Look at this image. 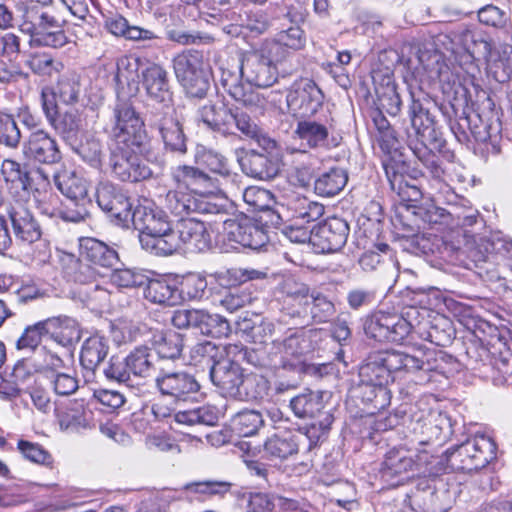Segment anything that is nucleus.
Listing matches in <instances>:
<instances>
[{
	"label": "nucleus",
	"mask_w": 512,
	"mask_h": 512,
	"mask_svg": "<svg viewBox=\"0 0 512 512\" xmlns=\"http://www.w3.org/2000/svg\"><path fill=\"white\" fill-rule=\"evenodd\" d=\"M453 357L444 351L427 347H415L410 352L385 350L371 353L360 366L359 377L363 385L370 387L376 405L384 407L390 401L387 385L394 381L393 373L404 372L427 376L422 381L431 380L430 373L444 375L453 363Z\"/></svg>",
	"instance_id": "obj_1"
},
{
	"label": "nucleus",
	"mask_w": 512,
	"mask_h": 512,
	"mask_svg": "<svg viewBox=\"0 0 512 512\" xmlns=\"http://www.w3.org/2000/svg\"><path fill=\"white\" fill-rule=\"evenodd\" d=\"M108 134L111 173L120 181L138 182L152 176L150 167L140 158L147 140L144 122L133 105L119 101L114 107Z\"/></svg>",
	"instance_id": "obj_2"
},
{
	"label": "nucleus",
	"mask_w": 512,
	"mask_h": 512,
	"mask_svg": "<svg viewBox=\"0 0 512 512\" xmlns=\"http://www.w3.org/2000/svg\"><path fill=\"white\" fill-rule=\"evenodd\" d=\"M284 56L278 44H263L259 50L243 55L235 69L223 68L220 84L236 102L250 109L262 108L265 99L255 88H267L277 81V64Z\"/></svg>",
	"instance_id": "obj_3"
},
{
	"label": "nucleus",
	"mask_w": 512,
	"mask_h": 512,
	"mask_svg": "<svg viewBox=\"0 0 512 512\" xmlns=\"http://www.w3.org/2000/svg\"><path fill=\"white\" fill-rule=\"evenodd\" d=\"M444 195L445 202L450 206L451 227L454 241L452 250L464 249L473 262H485L496 250L495 243L481 233L485 230V222L480 212L471 202L457 195L450 186Z\"/></svg>",
	"instance_id": "obj_4"
},
{
	"label": "nucleus",
	"mask_w": 512,
	"mask_h": 512,
	"mask_svg": "<svg viewBox=\"0 0 512 512\" xmlns=\"http://www.w3.org/2000/svg\"><path fill=\"white\" fill-rule=\"evenodd\" d=\"M1 173L14 197L24 201L32 196L36 208L42 215L64 220L66 205L63 208L60 207V199L52 191L50 177L44 169L28 170L15 160L4 159Z\"/></svg>",
	"instance_id": "obj_5"
},
{
	"label": "nucleus",
	"mask_w": 512,
	"mask_h": 512,
	"mask_svg": "<svg viewBox=\"0 0 512 512\" xmlns=\"http://www.w3.org/2000/svg\"><path fill=\"white\" fill-rule=\"evenodd\" d=\"M119 263L118 253L105 243L84 238L80 241V255L73 271V280L86 285L83 293L88 300L104 305L109 300L110 291L103 283L110 269Z\"/></svg>",
	"instance_id": "obj_6"
},
{
	"label": "nucleus",
	"mask_w": 512,
	"mask_h": 512,
	"mask_svg": "<svg viewBox=\"0 0 512 512\" xmlns=\"http://www.w3.org/2000/svg\"><path fill=\"white\" fill-rule=\"evenodd\" d=\"M119 263L118 253L105 243L84 238L80 241V255L73 271V280L86 285L83 293L88 300L104 305L109 300L110 291L103 283L110 269Z\"/></svg>",
	"instance_id": "obj_7"
},
{
	"label": "nucleus",
	"mask_w": 512,
	"mask_h": 512,
	"mask_svg": "<svg viewBox=\"0 0 512 512\" xmlns=\"http://www.w3.org/2000/svg\"><path fill=\"white\" fill-rule=\"evenodd\" d=\"M394 226L403 237H412L423 230L439 234L445 243L454 241L449 210L433 203L426 205L403 204L397 206L393 219Z\"/></svg>",
	"instance_id": "obj_8"
},
{
	"label": "nucleus",
	"mask_w": 512,
	"mask_h": 512,
	"mask_svg": "<svg viewBox=\"0 0 512 512\" xmlns=\"http://www.w3.org/2000/svg\"><path fill=\"white\" fill-rule=\"evenodd\" d=\"M427 313V309L414 306L404 308L400 313L379 310L367 319L365 333L380 342H401L411 332H416L418 318Z\"/></svg>",
	"instance_id": "obj_9"
},
{
	"label": "nucleus",
	"mask_w": 512,
	"mask_h": 512,
	"mask_svg": "<svg viewBox=\"0 0 512 512\" xmlns=\"http://www.w3.org/2000/svg\"><path fill=\"white\" fill-rule=\"evenodd\" d=\"M132 222L139 231L141 247L149 253L164 255L173 227L164 211L151 206H138L133 211Z\"/></svg>",
	"instance_id": "obj_10"
},
{
	"label": "nucleus",
	"mask_w": 512,
	"mask_h": 512,
	"mask_svg": "<svg viewBox=\"0 0 512 512\" xmlns=\"http://www.w3.org/2000/svg\"><path fill=\"white\" fill-rule=\"evenodd\" d=\"M335 127L336 121L329 110L297 120L293 138L300 144L299 153L304 155L308 150H331L339 146Z\"/></svg>",
	"instance_id": "obj_11"
},
{
	"label": "nucleus",
	"mask_w": 512,
	"mask_h": 512,
	"mask_svg": "<svg viewBox=\"0 0 512 512\" xmlns=\"http://www.w3.org/2000/svg\"><path fill=\"white\" fill-rule=\"evenodd\" d=\"M496 444L485 434H475L445 453L447 466L453 471L472 472L482 469L495 458Z\"/></svg>",
	"instance_id": "obj_12"
},
{
	"label": "nucleus",
	"mask_w": 512,
	"mask_h": 512,
	"mask_svg": "<svg viewBox=\"0 0 512 512\" xmlns=\"http://www.w3.org/2000/svg\"><path fill=\"white\" fill-rule=\"evenodd\" d=\"M57 189L69 200L64 212V221L81 222L89 216L92 201L89 197L90 183L80 173L61 169L53 176Z\"/></svg>",
	"instance_id": "obj_13"
},
{
	"label": "nucleus",
	"mask_w": 512,
	"mask_h": 512,
	"mask_svg": "<svg viewBox=\"0 0 512 512\" xmlns=\"http://www.w3.org/2000/svg\"><path fill=\"white\" fill-rule=\"evenodd\" d=\"M420 99H412L408 109L410 127L406 128L407 144L413 151L415 147L431 146L442 148L444 140L436 127L435 116Z\"/></svg>",
	"instance_id": "obj_14"
},
{
	"label": "nucleus",
	"mask_w": 512,
	"mask_h": 512,
	"mask_svg": "<svg viewBox=\"0 0 512 512\" xmlns=\"http://www.w3.org/2000/svg\"><path fill=\"white\" fill-rule=\"evenodd\" d=\"M172 67L178 82L189 97H205L209 89V79L201 52L186 50L177 54L172 59Z\"/></svg>",
	"instance_id": "obj_15"
},
{
	"label": "nucleus",
	"mask_w": 512,
	"mask_h": 512,
	"mask_svg": "<svg viewBox=\"0 0 512 512\" xmlns=\"http://www.w3.org/2000/svg\"><path fill=\"white\" fill-rule=\"evenodd\" d=\"M163 246L164 255H171L179 250L187 253L204 252L211 247V236L202 221L180 218Z\"/></svg>",
	"instance_id": "obj_16"
},
{
	"label": "nucleus",
	"mask_w": 512,
	"mask_h": 512,
	"mask_svg": "<svg viewBox=\"0 0 512 512\" xmlns=\"http://www.w3.org/2000/svg\"><path fill=\"white\" fill-rule=\"evenodd\" d=\"M323 101L324 95L321 89L308 78L295 81L286 96L288 111L296 120L326 112Z\"/></svg>",
	"instance_id": "obj_17"
},
{
	"label": "nucleus",
	"mask_w": 512,
	"mask_h": 512,
	"mask_svg": "<svg viewBox=\"0 0 512 512\" xmlns=\"http://www.w3.org/2000/svg\"><path fill=\"white\" fill-rule=\"evenodd\" d=\"M275 353L280 355L279 364L288 370L304 373L308 369L306 355L311 351V341L304 331L289 330L282 339L272 340Z\"/></svg>",
	"instance_id": "obj_18"
},
{
	"label": "nucleus",
	"mask_w": 512,
	"mask_h": 512,
	"mask_svg": "<svg viewBox=\"0 0 512 512\" xmlns=\"http://www.w3.org/2000/svg\"><path fill=\"white\" fill-rule=\"evenodd\" d=\"M42 111L49 125L69 145L79 136L84 127L83 111L77 108L58 110L57 103L53 102V96L44 94Z\"/></svg>",
	"instance_id": "obj_19"
},
{
	"label": "nucleus",
	"mask_w": 512,
	"mask_h": 512,
	"mask_svg": "<svg viewBox=\"0 0 512 512\" xmlns=\"http://www.w3.org/2000/svg\"><path fill=\"white\" fill-rule=\"evenodd\" d=\"M320 434L316 433V424L313 423L306 433L300 431L284 430L269 437L264 443V453L275 459H286L296 454L299 446L308 441L309 449L316 445Z\"/></svg>",
	"instance_id": "obj_20"
},
{
	"label": "nucleus",
	"mask_w": 512,
	"mask_h": 512,
	"mask_svg": "<svg viewBox=\"0 0 512 512\" xmlns=\"http://www.w3.org/2000/svg\"><path fill=\"white\" fill-rule=\"evenodd\" d=\"M158 391L175 402H188L197 399L200 384L195 377L184 371L161 369L155 378Z\"/></svg>",
	"instance_id": "obj_21"
},
{
	"label": "nucleus",
	"mask_w": 512,
	"mask_h": 512,
	"mask_svg": "<svg viewBox=\"0 0 512 512\" xmlns=\"http://www.w3.org/2000/svg\"><path fill=\"white\" fill-rule=\"evenodd\" d=\"M383 168L390 188L399 196L401 203L412 204L422 198V191L415 184V179L407 177L408 164L398 154L386 158Z\"/></svg>",
	"instance_id": "obj_22"
},
{
	"label": "nucleus",
	"mask_w": 512,
	"mask_h": 512,
	"mask_svg": "<svg viewBox=\"0 0 512 512\" xmlns=\"http://www.w3.org/2000/svg\"><path fill=\"white\" fill-rule=\"evenodd\" d=\"M222 237L233 249L237 248L236 245L259 249L268 241L263 227L247 218L241 220L225 219L223 221Z\"/></svg>",
	"instance_id": "obj_23"
},
{
	"label": "nucleus",
	"mask_w": 512,
	"mask_h": 512,
	"mask_svg": "<svg viewBox=\"0 0 512 512\" xmlns=\"http://www.w3.org/2000/svg\"><path fill=\"white\" fill-rule=\"evenodd\" d=\"M408 429L410 435L407 438H410L412 446H430L435 443L441 445L450 434L449 419L441 414L412 420Z\"/></svg>",
	"instance_id": "obj_24"
},
{
	"label": "nucleus",
	"mask_w": 512,
	"mask_h": 512,
	"mask_svg": "<svg viewBox=\"0 0 512 512\" xmlns=\"http://www.w3.org/2000/svg\"><path fill=\"white\" fill-rule=\"evenodd\" d=\"M147 97L163 108L169 109L173 105V92L171 90L168 71L159 63L146 61L142 67L140 83Z\"/></svg>",
	"instance_id": "obj_25"
},
{
	"label": "nucleus",
	"mask_w": 512,
	"mask_h": 512,
	"mask_svg": "<svg viewBox=\"0 0 512 512\" xmlns=\"http://www.w3.org/2000/svg\"><path fill=\"white\" fill-rule=\"evenodd\" d=\"M379 472L381 479L388 486L403 485L415 476L414 457L405 447H394L385 454Z\"/></svg>",
	"instance_id": "obj_26"
},
{
	"label": "nucleus",
	"mask_w": 512,
	"mask_h": 512,
	"mask_svg": "<svg viewBox=\"0 0 512 512\" xmlns=\"http://www.w3.org/2000/svg\"><path fill=\"white\" fill-rule=\"evenodd\" d=\"M324 392L305 389L302 393L292 397L289 401V407L293 414L298 418H314L318 414L322 415V419L316 426V433L320 437L328 432L334 417L330 412H322L324 409Z\"/></svg>",
	"instance_id": "obj_27"
},
{
	"label": "nucleus",
	"mask_w": 512,
	"mask_h": 512,
	"mask_svg": "<svg viewBox=\"0 0 512 512\" xmlns=\"http://www.w3.org/2000/svg\"><path fill=\"white\" fill-rule=\"evenodd\" d=\"M8 216L17 241L31 244L41 238V227L30 209L18 197L10 203Z\"/></svg>",
	"instance_id": "obj_28"
},
{
	"label": "nucleus",
	"mask_w": 512,
	"mask_h": 512,
	"mask_svg": "<svg viewBox=\"0 0 512 512\" xmlns=\"http://www.w3.org/2000/svg\"><path fill=\"white\" fill-rule=\"evenodd\" d=\"M349 226L341 218L333 217L319 224L314 231L313 246L321 253L340 250L346 243Z\"/></svg>",
	"instance_id": "obj_29"
},
{
	"label": "nucleus",
	"mask_w": 512,
	"mask_h": 512,
	"mask_svg": "<svg viewBox=\"0 0 512 512\" xmlns=\"http://www.w3.org/2000/svg\"><path fill=\"white\" fill-rule=\"evenodd\" d=\"M23 153L26 158L41 164H54L62 158L56 139L43 129L31 132Z\"/></svg>",
	"instance_id": "obj_30"
},
{
	"label": "nucleus",
	"mask_w": 512,
	"mask_h": 512,
	"mask_svg": "<svg viewBox=\"0 0 512 512\" xmlns=\"http://www.w3.org/2000/svg\"><path fill=\"white\" fill-rule=\"evenodd\" d=\"M15 24L21 32L30 36H37L45 29L57 28L58 20L54 16L41 11L35 4L19 2L16 5Z\"/></svg>",
	"instance_id": "obj_31"
},
{
	"label": "nucleus",
	"mask_w": 512,
	"mask_h": 512,
	"mask_svg": "<svg viewBox=\"0 0 512 512\" xmlns=\"http://www.w3.org/2000/svg\"><path fill=\"white\" fill-rule=\"evenodd\" d=\"M415 74L429 82L450 83L453 74L443 54L434 49H419Z\"/></svg>",
	"instance_id": "obj_32"
},
{
	"label": "nucleus",
	"mask_w": 512,
	"mask_h": 512,
	"mask_svg": "<svg viewBox=\"0 0 512 512\" xmlns=\"http://www.w3.org/2000/svg\"><path fill=\"white\" fill-rule=\"evenodd\" d=\"M244 374L240 364L233 361H215L210 369L212 383L226 397L236 399Z\"/></svg>",
	"instance_id": "obj_33"
},
{
	"label": "nucleus",
	"mask_w": 512,
	"mask_h": 512,
	"mask_svg": "<svg viewBox=\"0 0 512 512\" xmlns=\"http://www.w3.org/2000/svg\"><path fill=\"white\" fill-rule=\"evenodd\" d=\"M237 161L242 172L255 179L270 180L279 172L277 161L255 150L237 151Z\"/></svg>",
	"instance_id": "obj_34"
},
{
	"label": "nucleus",
	"mask_w": 512,
	"mask_h": 512,
	"mask_svg": "<svg viewBox=\"0 0 512 512\" xmlns=\"http://www.w3.org/2000/svg\"><path fill=\"white\" fill-rule=\"evenodd\" d=\"M171 175L179 189H184L192 194L207 191L209 188H217L218 180L197 167L180 165L172 170Z\"/></svg>",
	"instance_id": "obj_35"
},
{
	"label": "nucleus",
	"mask_w": 512,
	"mask_h": 512,
	"mask_svg": "<svg viewBox=\"0 0 512 512\" xmlns=\"http://www.w3.org/2000/svg\"><path fill=\"white\" fill-rule=\"evenodd\" d=\"M430 311L418 318L416 334L423 340L429 341L436 346H446L451 342L453 330L449 319L443 316L429 319Z\"/></svg>",
	"instance_id": "obj_36"
},
{
	"label": "nucleus",
	"mask_w": 512,
	"mask_h": 512,
	"mask_svg": "<svg viewBox=\"0 0 512 512\" xmlns=\"http://www.w3.org/2000/svg\"><path fill=\"white\" fill-rule=\"evenodd\" d=\"M46 324L48 335L62 347H73L81 339L79 323L69 316L49 317L46 319Z\"/></svg>",
	"instance_id": "obj_37"
},
{
	"label": "nucleus",
	"mask_w": 512,
	"mask_h": 512,
	"mask_svg": "<svg viewBox=\"0 0 512 512\" xmlns=\"http://www.w3.org/2000/svg\"><path fill=\"white\" fill-rule=\"evenodd\" d=\"M49 93L53 96L54 103H57V99L64 105H74L78 103L82 93L79 76L74 73L65 74L58 79L55 87L42 88L40 95L41 106H43L44 94Z\"/></svg>",
	"instance_id": "obj_38"
},
{
	"label": "nucleus",
	"mask_w": 512,
	"mask_h": 512,
	"mask_svg": "<svg viewBox=\"0 0 512 512\" xmlns=\"http://www.w3.org/2000/svg\"><path fill=\"white\" fill-rule=\"evenodd\" d=\"M157 127L166 151L180 155L187 152V138L177 118L165 115L159 120Z\"/></svg>",
	"instance_id": "obj_39"
},
{
	"label": "nucleus",
	"mask_w": 512,
	"mask_h": 512,
	"mask_svg": "<svg viewBox=\"0 0 512 512\" xmlns=\"http://www.w3.org/2000/svg\"><path fill=\"white\" fill-rule=\"evenodd\" d=\"M234 122L237 129L246 137L254 140L264 150L270 151L276 147V141L270 138L261 127L245 112L236 111L232 113L230 111V117L228 118V124Z\"/></svg>",
	"instance_id": "obj_40"
},
{
	"label": "nucleus",
	"mask_w": 512,
	"mask_h": 512,
	"mask_svg": "<svg viewBox=\"0 0 512 512\" xmlns=\"http://www.w3.org/2000/svg\"><path fill=\"white\" fill-rule=\"evenodd\" d=\"M109 352L108 340L99 335L87 338L81 347L80 363L88 372H94Z\"/></svg>",
	"instance_id": "obj_41"
},
{
	"label": "nucleus",
	"mask_w": 512,
	"mask_h": 512,
	"mask_svg": "<svg viewBox=\"0 0 512 512\" xmlns=\"http://www.w3.org/2000/svg\"><path fill=\"white\" fill-rule=\"evenodd\" d=\"M146 61L133 55H124L117 60L115 80L118 85H127L130 89L138 91L141 80L142 67Z\"/></svg>",
	"instance_id": "obj_42"
},
{
	"label": "nucleus",
	"mask_w": 512,
	"mask_h": 512,
	"mask_svg": "<svg viewBox=\"0 0 512 512\" xmlns=\"http://www.w3.org/2000/svg\"><path fill=\"white\" fill-rule=\"evenodd\" d=\"M145 285L144 296L152 303L174 306L181 300L179 290L164 279L150 280L148 278V282Z\"/></svg>",
	"instance_id": "obj_43"
},
{
	"label": "nucleus",
	"mask_w": 512,
	"mask_h": 512,
	"mask_svg": "<svg viewBox=\"0 0 512 512\" xmlns=\"http://www.w3.org/2000/svg\"><path fill=\"white\" fill-rule=\"evenodd\" d=\"M193 213L221 215L226 212L227 198L221 193L219 183L217 188L194 194Z\"/></svg>",
	"instance_id": "obj_44"
},
{
	"label": "nucleus",
	"mask_w": 512,
	"mask_h": 512,
	"mask_svg": "<svg viewBox=\"0 0 512 512\" xmlns=\"http://www.w3.org/2000/svg\"><path fill=\"white\" fill-rule=\"evenodd\" d=\"M441 148H432L431 146H421L420 148L415 147L413 154L424 164L429 171L434 182L439 186V193L446 195L447 188L449 186L446 183L445 169L441 166L439 157L434 153V150H440Z\"/></svg>",
	"instance_id": "obj_45"
},
{
	"label": "nucleus",
	"mask_w": 512,
	"mask_h": 512,
	"mask_svg": "<svg viewBox=\"0 0 512 512\" xmlns=\"http://www.w3.org/2000/svg\"><path fill=\"white\" fill-rule=\"evenodd\" d=\"M72 151L79 155L84 162L93 168L101 169L103 160V145L101 141L92 135H86L84 139L77 137L68 145Z\"/></svg>",
	"instance_id": "obj_46"
},
{
	"label": "nucleus",
	"mask_w": 512,
	"mask_h": 512,
	"mask_svg": "<svg viewBox=\"0 0 512 512\" xmlns=\"http://www.w3.org/2000/svg\"><path fill=\"white\" fill-rule=\"evenodd\" d=\"M150 342L160 358H178L183 349L181 335L173 331H157L152 334Z\"/></svg>",
	"instance_id": "obj_47"
},
{
	"label": "nucleus",
	"mask_w": 512,
	"mask_h": 512,
	"mask_svg": "<svg viewBox=\"0 0 512 512\" xmlns=\"http://www.w3.org/2000/svg\"><path fill=\"white\" fill-rule=\"evenodd\" d=\"M347 173L342 168H331L322 173L314 182L315 192L323 197H333L346 185Z\"/></svg>",
	"instance_id": "obj_48"
},
{
	"label": "nucleus",
	"mask_w": 512,
	"mask_h": 512,
	"mask_svg": "<svg viewBox=\"0 0 512 512\" xmlns=\"http://www.w3.org/2000/svg\"><path fill=\"white\" fill-rule=\"evenodd\" d=\"M128 370L134 378H146L155 370L154 356L146 346H140L132 350L126 356Z\"/></svg>",
	"instance_id": "obj_49"
},
{
	"label": "nucleus",
	"mask_w": 512,
	"mask_h": 512,
	"mask_svg": "<svg viewBox=\"0 0 512 512\" xmlns=\"http://www.w3.org/2000/svg\"><path fill=\"white\" fill-rule=\"evenodd\" d=\"M413 447L417 451L416 458L414 459L415 475L437 476L449 468L445 455L437 456L426 449L421 450L418 446Z\"/></svg>",
	"instance_id": "obj_50"
},
{
	"label": "nucleus",
	"mask_w": 512,
	"mask_h": 512,
	"mask_svg": "<svg viewBox=\"0 0 512 512\" xmlns=\"http://www.w3.org/2000/svg\"><path fill=\"white\" fill-rule=\"evenodd\" d=\"M373 79L375 93L380 105L388 114L396 116L400 111L401 99L392 77L390 75L384 76L381 83H378L375 77Z\"/></svg>",
	"instance_id": "obj_51"
},
{
	"label": "nucleus",
	"mask_w": 512,
	"mask_h": 512,
	"mask_svg": "<svg viewBox=\"0 0 512 512\" xmlns=\"http://www.w3.org/2000/svg\"><path fill=\"white\" fill-rule=\"evenodd\" d=\"M174 419L177 423L187 426H213L218 421V411L215 407L205 405L193 409L178 411L175 413Z\"/></svg>",
	"instance_id": "obj_52"
},
{
	"label": "nucleus",
	"mask_w": 512,
	"mask_h": 512,
	"mask_svg": "<svg viewBox=\"0 0 512 512\" xmlns=\"http://www.w3.org/2000/svg\"><path fill=\"white\" fill-rule=\"evenodd\" d=\"M269 381L262 375L250 373L244 375L237 400L253 401L262 400L268 395Z\"/></svg>",
	"instance_id": "obj_53"
},
{
	"label": "nucleus",
	"mask_w": 512,
	"mask_h": 512,
	"mask_svg": "<svg viewBox=\"0 0 512 512\" xmlns=\"http://www.w3.org/2000/svg\"><path fill=\"white\" fill-rule=\"evenodd\" d=\"M335 312L334 303L326 295L317 290H312L307 313H302V315H309L314 323L321 324L328 322Z\"/></svg>",
	"instance_id": "obj_54"
},
{
	"label": "nucleus",
	"mask_w": 512,
	"mask_h": 512,
	"mask_svg": "<svg viewBox=\"0 0 512 512\" xmlns=\"http://www.w3.org/2000/svg\"><path fill=\"white\" fill-rule=\"evenodd\" d=\"M112 285L118 288H136L148 282V276L141 270L127 267H113L106 275Z\"/></svg>",
	"instance_id": "obj_55"
},
{
	"label": "nucleus",
	"mask_w": 512,
	"mask_h": 512,
	"mask_svg": "<svg viewBox=\"0 0 512 512\" xmlns=\"http://www.w3.org/2000/svg\"><path fill=\"white\" fill-rule=\"evenodd\" d=\"M195 160L196 163L222 178H228L232 174L231 165L227 158L216 151L200 147L195 154Z\"/></svg>",
	"instance_id": "obj_56"
},
{
	"label": "nucleus",
	"mask_w": 512,
	"mask_h": 512,
	"mask_svg": "<svg viewBox=\"0 0 512 512\" xmlns=\"http://www.w3.org/2000/svg\"><path fill=\"white\" fill-rule=\"evenodd\" d=\"M263 423L262 414L256 410H243L237 413L231 421L233 431L241 437L254 435Z\"/></svg>",
	"instance_id": "obj_57"
},
{
	"label": "nucleus",
	"mask_w": 512,
	"mask_h": 512,
	"mask_svg": "<svg viewBox=\"0 0 512 512\" xmlns=\"http://www.w3.org/2000/svg\"><path fill=\"white\" fill-rule=\"evenodd\" d=\"M199 119L210 129L228 132V118L230 111L224 106L212 103L205 104L199 109Z\"/></svg>",
	"instance_id": "obj_58"
},
{
	"label": "nucleus",
	"mask_w": 512,
	"mask_h": 512,
	"mask_svg": "<svg viewBox=\"0 0 512 512\" xmlns=\"http://www.w3.org/2000/svg\"><path fill=\"white\" fill-rule=\"evenodd\" d=\"M199 319L196 328L203 335L214 338L227 336L230 332V326L226 319L218 314H210L204 310H199Z\"/></svg>",
	"instance_id": "obj_59"
},
{
	"label": "nucleus",
	"mask_w": 512,
	"mask_h": 512,
	"mask_svg": "<svg viewBox=\"0 0 512 512\" xmlns=\"http://www.w3.org/2000/svg\"><path fill=\"white\" fill-rule=\"evenodd\" d=\"M283 291L287 303H295L299 306L298 309L293 311V316L300 317L302 313H307L311 291L306 284L294 280H287L283 285Z\"/></svg>",
	"instance_id": "obj_60"
},
{
	"label": "nucleus",
	"mask_w": 512,
	"mask_h": 512,
	"mask_svg": "<svg viewBox=\"0 0 512 512\" xmlns=\"http://www.w3.org/2000/svg\"><path fill=\"white\" fill-rule=\"evenodd\" d=\"M25 64L33 73L41 76H51L64 68L61 61L54 59L45 52L31 53L26 56Z\"/></svg>",
	"instance_id": "obj_61"
},
{
	"label": "nucleus",
	"mask_w": 512,
	"mask_h": 512,
	"mask_svg": "<svg viewBox=\"0 0 512 512\" xmlns=\"http://www.w3.org/2000/svg\"><path fill=\"white\" fill-rule=\"evenodd\" d=\"M293 210V219L302 223L318 220L324 213V206L306 197H296L290 203Z\"/></svg>",
	"instance_id": "obj_62"
},
{
	"label": "nucleus",
	"mask_w": 512,
	"mask_h": 512,
	"mask_svg": "<svg viewBox=\"0 0 512 512\" xmlns=\"http://www.w3.org/2000/svg\"><path fill=\"white\" fill-rule=\"evenodd\" d=\"M194 203V194L176 186L175 190L166 194L164 206L170 213L184 218L185 214L193 213L192 205Z\"/></svg>",
	"instance_id": "obj_63"
},
{
	"label": "nucleus",
	"mask_w": 512,
	"mask_h": 512,
	"mask_svg": "<svg viewBox=\"0 0 512 512\" xmlns=\"http://www.w3.org/2000/svg\"><path fill=\"white\" fill-rule=\"evenodd\" d=\"M45 335H48L46 319L27 326L17 340L16 347L19 350L33 351L40 345Z\"/></svg>",
	"instance_id": "obj_64"
}]
</instances>
